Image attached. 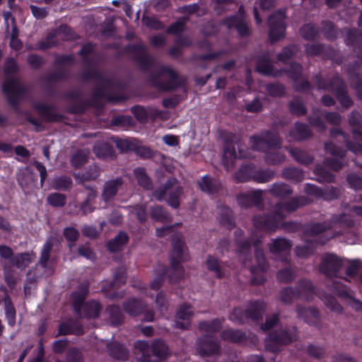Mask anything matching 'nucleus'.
Segmentation results:
<instances>
[{"label": "nucleus", "mask_w": 362, "mask_h": 362, "mask_svg": "<svg viewBox=\"0 0 362 362\" xmlns=\"http://www.w3.org/2000/svg\"><path fill=\"white\" fill-rule=\"evenodd\" d=\"M206 265L208 269L214 271L217 276H221L220 266L216 259L209 257L206 259Z\"/></svg>", "instance_id": "obj_36"}, {"label": "nucleus", "mask_w": 362, "mask_h": 362, "mask_svg": "<svg viewBox=\"0 0 362 362\" xmlns=\"http://www.w3.org/2000/svg\"><path fill=\"white\" fill-rule=\"evenodd\" d=\"M338 98L340 100L341 105L345 107H349L351 104V100L348 95L344 93H341L338 95Z\"/></svg>", "instance_id": "obj_61"}, {"label": "nucleus", "mask_w": 362, "mask_h": 362, "mask_svg": "<svg viewBox=\"0 0 362 362\" xmlns=\"http://www.w3.org/2000/svg\"><path fill=\"white\" fill-rule=\"evenodd\" d=\"M34 257L32 253H23L16 256L13 262L18 268L23 269L33 260Z\"/></svg>", "instance_id": "obj_15"}, {"label": "nucleus", "mask_w": 362, "mask_h": 362, "mask_svg": "<svg viewBox=\"0 0 362 362\" xmlns=\"http://www.w3.org/2000/svg\"><path fill=\"white\" fill-rule=\"evenodd\" d=\"M16 69V62L11 59L8 60L6 63L5 71L6 74H10Z\"/></svg>", "instance_id": "obj_63"}, {"label": "nucleus", "mask_w": 362, "mask_h": 362, "mask_svg": "<svg viewBox=\"0 0 362 362\" xmlns=\"http://www.w3.org/2000/svg\"><path fill=\"white\" fill-rule=\"evenodd\" d=\"M324 302L326 304V305L331 310H335V311H340L341 307L338 304L337 302L333 298L332 296H328L325 298Z\"/></svg>", "instance_id": "obj_42"}, {"label": "nucleus", "mask_w": 362, "mask_h": 362, "mask_svg": "<svg viewBox=\"0 0 362 362\" xmlns=\"http://www.w3.org/2000/svg\"><path fill=\"white\" fill-rule=\"evenodd\" d=\"M96 196V193L95 191L92 190L88 194L86 201H85L81 206V210L83 214H86L90 213L93 211V209L90 207L91 201Z\"/></svg>", "instance_id": "obj_31"}, {"label": "nucleus", "mask_w": 362, "mask_h": 362, "mask_svg": "<svg viewBox=\"0 0 362 362\" xmlns=\"http://www.w3.org/2000/svg\"><path fill=\"white\" fill-rule=\"evenodd\" d=\"M3 91L8 97H16L20 93L18 83L14 79H7L3 84Z\"/></svg>", "instance_id": "obj_11"}, {"label": "nucleus", "mask_w": 362, "mask_h": 362, "mask_svg": "<svg viewBox=\"0 0 362 362\" xmlns=\"http://www.w3.org/2000/svg\"><path fill=\"white\" fill-rule=\"evenodd\" d=\"M277 321L278 317L274 315L267 320L266 323L262 327V329L264 330L269 329L277 322Z\"/></svg>", "instance_id": "obj_58"}, {"label": "nucleus", "mask_w": 362, "mask_h": 362, "mask_svg": "<svg viewBox=\"0 0 362 362\" xmlns=\"http://www.w3.org/2000/svg\"><path fill=\"white\" fill-rule=\"evenodd\" d=\"M298 317L304 319L308 323H313L317 317V312L314 309L303 308L298 310Z\"/></svg>", "instance_id": "obj_20"}, {"label": "nucleus", "mask_w": 362, "mask_h": 362, "mask_svg": "<svg viewBox=\"0 0 362 362\" xmlns=\"http://www.w3.org/2000/svg\"><path fill=\"white\" fill-rule=\"evenodd\" d=\"M274 192L279 194H290L291 192V188L285 184H279L275 185L274 187Z\"/></svg>", "instance_id": "obj_49"}, {"label": "nucleus", "mask_w": 362, "mask_h": 362, "mask_svg": "<svg viewBox=\"0 0 362 362\" xmlns=\"http://www.w3.org/2000/svg\"><path fill=\"white\" fill-rule=\"evenodd\" d=\"M13 255L12 250L6 245H0V256L2 258L8 259Z\"/></svg>", "instance_id": "obj_54"}, {"label": "nucleus", "mask_w": 362, "mask_h": 362, "mask_svg": "<svg viewBox=\"0 0 362 362\" xmlns=\"http://www.w3.org/2000/svg\"><path fill=\"white\" fill-rule=\"evenodd\" d=\"M153 351L154 355L164 357L168 354V348L163 341L157 340L153 344Z\"/></svg>", "instance_id": "obj_26"}, {"label": "nucleus", "mask_w": 362, "mask_h": 362, "mask_svg": "<svg viewBox=\"0 0 362 362\" xmlns=\"http://www.w3.org/2000/svg\"><path fill=\"white\" fill-rule=\"evenodd\" d=\"M312 250L308 247L298 246L296 248V253L299 257H305L310 254Z\"/></svg>", "instance_id": "obj_56"}, {"label": "nucleus", "mask_w": 362, "mask_h": 362, "mask_svg": "<svg viewBox=\"0 0 362 362\" xmlns=\"http://www.w3.org/2000/svg\"><path fill=\"white\" fill-rule=\"evenodd\" d=\"M30 9L33 16L37 18H44L47 15V11L45 8H41L36 7L35 6H31Z\"/></svg>", "instance_id": "obj_51"}, {"label": "nucleus", "mask_w": 362, "mask_h": 362, "mask_svg": "<svg viewBox=\"0 0 362 362\" xmlns=\"http://www.w3.org/2000/svg\"><path fill=\"white\" fill-rule=\"evenodd\" d=\"M127 234L121 232L108 243L107 247L112 252L117 251L127 242Z\"/></svg>", "instance_id": "obj_13"}, {"label": "nucleus", "mask_w": 362, "mask_h": 362, "mask_svg": "<svg viewBox=\"0 0 362 362\" xmlns=\"http://www.w3.org/2000/svg\"><path fill=\"white\" fill-rule=\"evenodd\" d=\"M78 252L81 255L86 257L87 259L93 258L94 255L89 247L83 246L78 249Z\"/></svg>", "instance_id": "obj_60"}, {"label": "nucleus", "mask_w": 362, "mask_h": 362, "mask_svg": "<svg viewBox=\"0 0 362 362\" xmlns=\"http://www.w3.org/2000/svg\"><path fill=\"white\" fill-rule=\"evenodd\" d=\"M47 202L54 206H62L65 204V197L62 194L54 193L48 196Z\"/></svg>", "instance_id": "obj_28"}, {"label": "nucleus", "mask_w": 362, "mask_h": 362, "mask_svg": "<svg viewBox=\"0 0 362 362\" xmlns=\"http://www.w3.org/2000/svg\"><path fill=\"white\" fill-rule=\"evenodd\" d=\"M87 290L84 289L82 292V293L78 297V295L76 293H74L72 295L73 302L74 305V308L76 311H79L81 309L80 304L83 302L86 294Z\"/></svg>", "instance_id": "obj_41"}, {"label": "nucleus", "mask_w": 362, "mask_h": 362, "mask_svg": "<svg viewBox=\"0 0 362 362\" xmlns=\"http://www.w3.org/2000/svg\"><path fill=\"white\" fill-rule=\"evenodd\" d=\"M148 349V345L146 341H138L135 344V353L136 354H144L146 350Z\"/></svg>", "instance_id": "obj_46"}, {"label": "nucleus", "mask_w": 362, "mask_h": 362, "mask_svg": "<svg viewBox=\"0 0 362 362\" xmlns=\"http://www.w3.org/2000/svg\"><path fill=\"white\" fill-rule=\"evenodd\" d=\"M66 346V341L60 340L54 344L53 349L56 353L62 352Z\"/></svg>", "instance_id": "obj_64"}, {"label": "nucleus", "mask_w": 362, "mask_h": 362, "mask_svg": "<svg viewBox=\"0 0 362 362\" xmlns=\"http://www.w3.org/2000/svg\"><path fill=\"white\" fill-rule=\"evenodd\" d=\"M255 259L257 262V267L251 268V272L255 275L259 272L264 271L266 269V260L263 255L262 250L257 249L255 251Z\"/></svg>", "instance_id": "obj_18"}, {"label": "nucleus", "mask_w": 362, "mask_h": 362, "mask_svg": "<svg viewBox=\"0 0 362 362\" xmlns=\"http://www.w3.org/2000/svg\"><path fill=\"white\" fill-rule=\"evenodd\" d=\"M221 327V322L218 320H214L213 322H202L199 325V328L203 332H214L218 330Z\"/></svg>", "instance_id": "obj_29"}, {"label": "nucleus", "mask_w": 362, "mask_h": 362, "mask_svg": "<svg viewBox=\"0 0 362 362\" xmlns=\"http://www.w3.org/2000/svg\"><path fill=\"white\" fill-rule=\"evenodd\" d=\"M86 315L90 317L98 316L100 307L97 301H91L83 305Z\"/></svg>", "instance_id": "obj_23"}, {"label": "nucleus", "mask_w": 362, "mask_h": 362, "mask_svg": "<svg viewBox=\"0 0 362 362\" xmlns=\"http://www.w3.org/2000/svg\"><path fill=\"white\" fill-rule=\"evenodd\" d=\"M342 264V261L336 255L328 254L323 258L320 270L326 275L332 276L341 268Z\"/></svg>", "instance_id": "obj_5"}, {"label": "nucleus", "mask_w": 362, "mask_h": 362, "mask_svg": "<svg viewBox=\"0 0 362 362\" xmlns=\"http://www.w3.org/2000/svg\"><path fill=\"white\" fill-rule=\"evenodd\" d=\"M326 151L332 155L341 156L342 153L339 151L337 147L332 143L325 144Z\"/></svg>", "instance_id": "obj_55"}, {"label": "nucleus", "mask_w": 362, "mask_h": 362, "mask_svg": "<svg viewBox=\"0 0 362 362\" xmlns=\"http://www.w3.org/2000/svg\"><path fill=\"white\" fill-rule=\"evenodd\" d=\"M291 248L288 240L284 238H278L273 241L270 246V251L274 255H286Z\"/></svg>", "instance_id": "obj_8"}, {"label": "nucleus", "mask_w": 362, "mask_h": 362, "mask_svg": "<svg viewBox=\"0 0 362 362\" xmlns=\"http://www.w3.org/2000/svg\"><path fill=\"white\" fill-rule=\"evenodd\" d=\"M284 18V13L281 11L276 13L269 18V37L272 42L278 40L284 36L285 30Z\"/></svg>", "instance_id": "obj_2"}, {"label": "nucleus", "mask_w": 362, "mask_h": 362, "mask_svg": "<svg viewBox=\"0 0 362 362\" xmlns=\"http://www.w3.org/2000/svg\"><path fill=\"white\" fill-rule=\"evenodd\" d=\"M257 69L259 72L268 75L272 73V66L268 62H259L257 65Z\"/></svg>", "instance_id": "obj_38"}, {"label": "nucleus", "mask_w": 362, "mask_h": 362, "mask_svg": "<svg viewBox=\"0 0 362 362\" xmlns=\"http://www.w3.org/2000/svg\"><path fill=\"white\" fill-rule=\"evenodd\" d=\"M300 34L306 39L312 38L315 35L313 27L310 25H306L300 29Z\"/></svg>", "instance_id": "obj_43"}, {"label": "nucleus", "mask_w": 362, "mask_h": 362, "mask_svg": "<svg viewBox=\"0 0 362 362\" xmlns=\"http://www.w3.org/2000/svg\"><path fill=\"white\" fill-rule=\"evenodd\" d=\"M4 301L5 314L8 323L9 325L13 326L16 322V310L9 298L6 297Z\"/></svg>", "instance_id": "obj_14"}, {"label": "nucleus", "mask_w": 362, "mask_h": 362, "mask_svg": "<svg viewBox=\"0 0 362 362\" xmlns=\"http://www.w3.org/2000/svg\"><path fill=\"white\" fill-rule=\"evenodd\" d=\"M89 154L88 150L83 149L78 151L71 158L72 165L76 168L84 165L88 160Z\"/></svg>", "instance_id": "obj_17"}, {"label": "nucleus", "mask_w": 362, "mask_h": 362, "mask_svg": "<svg viewBox=\"0 0 362 362\" xmlns=\"http://www.w3.org/2000/svg\"><path fill=\"white\" fill-rule=\"evenodd\" d=\"M94 153L97 157L100 158H107L112 155V147L106 142H101L96 144L93 148Z\"/></svg>", "instance_id": "obj_12"}, {"label": "nucleus", "mask_w": 362, "mask_h": 362, "mask_svg": "<svg viewBox=\"0 0 362 362\" xmlns=\"http://www.w3.org/2000/svg\"><path fill=\"white\" fill-rule=\"evenodd\" d=\"M18 36V30L16 25H13L11 37V41H10V45L11 48L18 50L21 47V42L20 40L17 37Z\"/></svg>", "instance_id": "obj_35"}, {"label": "nucleus", "mask_w": 362, "mask_h": 362, "mask_svg": "<svg viewBox=\"0 0 362 362\" xmlns=\"http://www.w3.org/2000/svg\"><path fill=\"white\" fill-rule=\"evenodd\" d=\"M52 248V244L50 240H47L42 250L41 257L39 261V264L42 267H45L49 258V253Z\"/></svg>", "instance_id": "obj_22"}, {"label": "nucleus", "mask_w": 362, "mask_h": 362, "mask_svg": "<svg viewBox=\"0 0 362 362\" xmlns=\"http://www.w3.org/2000/svg\"><path fill=\"white\" fill-rule=\"evenodd\" d=\"M153 351L154 355L164 357L168 354V348L163 341L157 340L153 344Z\"/></svg>", "instance_id": "obj_27"}, {"label": "nucleus", "mask_w": 362, "mask_h": 362, "mask_svg": "<svg viewBox=\"0 0 362 362\" xmlns=\"http://www.w3.org/2000/svg\"><path fill=\"white\" fill-rule=\"evenodd\" d=\"M122 184L121 179L110 180L105 183L103 193V198L105 202L109 201L116 194Z\"/></svg>", "instance_id": "obj_9"}, {"label": "nucleus", "mask_w": 362, "mask_h": 362, "mask_svg": "<svg viewBox=\"0 0 362 362\" xmlns=\"http://www.w3.org/2000/svg\"><path fill=\"white\" fill-rule=\"evenodd\" d=\"M244 316H245V314L243 313L241 309L236 308L233 310V312L230 315V319L232 321H234L237 323H242V322H244V321H245Z\"/></svg>", "instance_id": "obj_39"}, {"label": "nucleus", "mask_w": 362, "mask_h": 362, "mask_svg": "<svg viewBox=\"0 0 362 362\" xmlns=\"http://www.w3.org/2000/svg\"><path fill=\"white\" fill-rule=\"evenodd\" d=\"M72 181L71 178L67 177H59L56 178L53 182L52 186L57 189H63L69 188L71 186Z\"/></svg>", "instance_id": "obj_25"}, {"label": "nucleus", "mask_w": 362, "mask_h": 362, "mask_svg": "<svg viewBox=\"0 0 362 362\" xmlns=\"http://www.w3.org/2000/svg\"><path fill=\"white\" fill-rule=\"evenodd\" d=\"M152 218L158 221H165L169 220L170 217L160 207H155L151 209Z\"/></svg>", "instance_id": "obj_30"}, {"label": "nucleus", "mask_w": 362, "mask_h": 362, "mask_svg": "<svg viewBox=\"0 0 362 362\" xmlns=\"http://www.w3.org/2000/svg\"><path fill=\"white\" fill-rule=\"evenodd\" d=\"M197 349L201 354L210 355L218 351V346L214 341L204 339L199 341Z\"/></svg>", "instance_id": "obj_10"}, {"label": "nucleus", "mask_w": 362, "mask_h": 362, "mask_svg": "<svg viewBox=\"0 0 362 362\" xmlns=\"http://www.w3.org/2000/svg\"><path fill=\"white\" fill-rule=\"evenodd\" d=\"M164 190L165 193L169 194L168 204L173 208H177L180 205L179 196L182 190L179 186H177V180L175 178L170 179L165 184Z\"/></svg>", "instance_id": "obj_6"}, {"label": "nucleus", "mask_w": 362, "mask_h": 362, "mask_svg": "<svg viewBox=\"0 0 362 362\" xmlns=\"http://www.w3.org/2000/svg\"><path fill=\"white\" fill-rule=\"evenodd\" d=\"M294 53V47H286L281 53L279 54V59L281 61H285L289 59Z\"/></svg>", "instance_id": "obj_48"}, {"label": "nucleus", "mask_w": 362, "mask_h": 362, "mask_svg": "<svg viewBox=\"0 0 362 362\" xmlns=\"http://www.w3.org/2000/svg\"><path fill=\"white\" fill-rule=\"evenodd\" d=\"M227 23L229 27H235L238 33L242 35H245L248 33V28L246 23L239 20L235 16L228 19Z\"/></svg>", "instance_id": "obj_19"}, {"label": "nucleus", "mask_w": 362, "mask_h": 362, "mask_svg": "<svg viewBox=\"0 0 362 362\" xmlns=\"http://www.w3.org/2000/svg\"><path fill=\"white\" fill-rule=\"evenodd\" d=\"M188 259V252L183 242L180 240L174 241L173 243V250L171 253V266L173 274L170 275V281H176L173 276H177V279L181 278L183 274V269L178 265L180 262H184Z\"/></svg>", "instance_id": "obj_1"}, {"label": "nucleus", "mask_w": 362, "mask_h": 362, "mask_svg": "<svg viewBox=\"0 0 362 362\" xmlns=\"http://www.w3.org/2000/svg\"><path fill=\"white\" fill-rule=\"evenodd\" d=\"M280 140L276 135L266 134L264 137L253 136L251 138L252 147L256 150L264 151L266 148L278 147Z\"/></svg>", "instance_id": "obj_4"}, {"label": "nucleus", "mask_w": 362, "mask_h": 362, "mask_svg": "<svg viewBox=\"0 0 362 362\" xmlns=\"http://www.w3.org/2000/svg\"><path fill=\"white\" fill-rule=\"evenodd\" d=\"M200 189L205 192L211 193L214 189L212 187V180L206 175H204L199 182Z\"/></svg>", "instance_id": "obj_34"}, {"label": "nucleus", "mask_w": 362, "mask_h": 362, "mask_svg": "<svg viewBox=\"0 0 362 362\" xmlns=\"http://www.w3.org/2000/svg\"><path fill=\"white\" fill-rule=\"evenodd\" d=\"M66 239L69 242H74L78 236V232L74 228H67L64 230Z\"/></svg>", "instance_id": "obj_40"}, {"label": "nucleus", "mask_w": 362, "mask_h": 362, "mask_svg": "<svg viewBox=\"0 0 362 362\" xmlns=\"http://www.w3.org/2000/svg\"><path fill=\"white\" fill-rule=\"evenodd\" d=\"M34 165L36 168V169L38 170V172L40 173V177H41V185H42V183L47 177L46 168L42 164H41L40 163H39L37 161L34 163Z\"/></svg>", "instance_id": "obj_52"}, {"label": "nucleus", "mask_w": 362, "mask_h": 362, "mask_svg": "<svg viewBox=\"0 0 362 362\" xmlns=\"http://www.w3.org/2000/svg\"><path fill=\"white\" fill-rule=\"evenodd\" d=\"M99 175L98 170L96 167H93V172L91 173L80 174L77 173L75 175L76 180L78 182H82L85 180L96 178Z\"/></svg>", "instance_id": "obj_32"}, {"label": "nucleus", "mask_w": 362, "mask_h": 362, "mask_svg": "<svg viewBox=\"0 0 362 362\" xmlns=\"http://www.w3.org/2000/svg\"><path fill=\"white\" fill-rule=\"evenodd\" d=\"M116 145L117 148L121 149L122 151H128L132 148V145L130 141L127 139L119 140L116 142Z\"/></svg>", "instance_id": "obj_57"}, {"label": "nucleus", "mask_w": 362, "mask_h": 362, "mask_svg": "<svg viewBox=\"0 0 362 362\" xmlns=\"http://www.w3.org/2000/svg\"><path fill=\"white\" fill-rule=\"evenodd\" d=\"M134 214L138 217L139 221H145L146 218V207L144 206H139L134 208Z\"/></svg>", "instance_id": "obj_47"}, {"label": "nucleus", "mask_w": 362, "mask_h": 362, "mask_svg": "<svg viewBox=\"0 0 362 362\" xmlns=\"http://www.w3.org/2000/svg\"><path fill=\"white\" fill-rule=\"evenodd\" d=\"M277 276L279 281L288 282L293 279L294 274L291 269H286L279 272Z\"/></svg>", "instance_id": "obj_37"}, {"label": "nucleus", "mask_w": 362, "mask_h": 362, "mask_svg": "<svg viewBox=\"0 0 362 362\" xmlns=\"http://www.w3.org/2000/svg\"><path fill=\"white\" fill-rule=\"evenodd\" d=\"M134 112L138 119L141 120V122L146 119V112L144 107H136L134 109Z\"/></svg>", "instance_id": "obj_59"}, {"label": "nucleus", "mask_w": 362, "mask_h": 362, "mask_svg": "<svg viewBox=\"0 0 362 362\" xmlns=\"http://www.w3.org/2000/svg\"><path fill=\"white\" fill-rule=\"evenodd\" d=\"M264 306L262 303H255L251 305L247 312V317L252 320H257L263 313Z\"/></svg>", "instance_id": "obj_21"}, {"label": "nucleus", "mask_w": 362, "mask_h": 362, "mask_svg": "<svg viewBox=\"0 0 362 362\" xmlns=\"http://www.w3.org/2000/svg\"><path fill=\"white\" fill-rule=\"evenodd\" d=\"M163 282V274L155 278L150 284V288L153 291H158Z\"/></svg>", "instance_id": "obj_53"}, {"label": "nucleus", "mask_w": 362, "mask_h": 362, "mask_svg": "<svg viewBox=\"0 0 362 362\" xmlns=\"http://www.w3.org/2000/svg\"><path fill=\"white\" fill-rule=\"evenodd\" d=\"M163 142L170 146H176L178 145L179 141L177 136L171 134H167L163 136Z\"/></svg>", "instance_id": "obj_45"}, {"label": "nucleus", "mask_w": 362, "mask_h": 362, "mask_svg": "<svg viewBox=\"0 0 362 362\" xmlns=\"http://www.w3.org/2000/svg\"><path fill=\"white\" fill-rule=\"evenodd\" d=\"M296 339V331L288 334L285 331H281L279 334H272L266 340V348L273 352L278 351V346L286 344Z\"/></svg>", "instance_id": "obj_3"}, {"label": "nucleus", "mask_w": 362, "mask_h": 362, "mask_svg": "<svg viewBox=\"0 0 362 362\" xmlns=\"http://www.w3.org/2000/svg\"><path fill=\"white\" fill-rule=\"evenodd\" d=\"M137 153H138V154H139L141 156H142L144 158H148L152 156L151 150L149 148L146 147V146L139 147L137 149Z\"/></svg>", "instance_id": "obj_62"}, {"label": "nucleus", "mask_w": 362, "mask_h": 362, "mask_svg": "<svg viewBox=\"0 0 362 362\" xmlns=\"http://www.w3.org/2000/svg\"><path fill=\"white\" fill-rule=\"evenodd\" d=\"M124 310L131 315H138L143 310V307L138 300L134 299L127 303Z\"/></svg>", "instance_id": "obj_24"}, {"label": "nucleus", "mask_w": 362, "mask_h": 362, "mask_svg": "<svg viewBox=\"0 0 362 362\" xmlns=\"http://www.w3.org/2000/svg\"><path fill=\"white\" fill-rule=\"evenodd\" d=\"M134 175L139 185L147 189L151 187V182L144 168H138L135 169Z\"/></svg>", "instance_id": "obj_16"}, {"label": "nucleus", "mask_w": 362, "mask_h": 362, "mask_svg": "<svg viewBox=\"0 0 362 362\" xmlns=\"http://www.w3.org/2000/svg\"><path fill=\"white\" fill-rule=\"evenodd\" d=\"M237 157L235 150L234 147L231 148L230 147L224 149L223 159L225 161L228 160L233 162V160Z\"/></svg>", "instance_id": "obj_44"}, {"label": "nucleus", "mask_w": 362, "mask_h": 362, "mask_svg": "<svg viewBox=\"0 0 362 362\" xmlns=\"http://www.w3.org/2000/svg\"><path fill=\"white\" fill-rule=\"evenodd\" d=\"M193 314L189 305H183L178 309L175 317V327L186 329L190 325V318Z\"/></svg>", "instance_id": "obj_7"}, {"label": "nucleus", "mask_w": 362, "mask_h": 362, "mask_svg": "<svg viewBox=\"0 0 362 362\" xmlns=\"http://www.w3.org/2000/svg\"><path fill=\"white\" fill-rule=\"evenodd\" d=\"M222 336L224 339L233 341H238L242 339V334L240 332L232 329L225 331Z\"/></svg>", "instance_id": "obj_33"}, {"label": "nucleus", "mask_w": 362, "mask_h": 362, "mask_svg": "<svg viewBox=\"0 0 362 362\" xmlns=\"http://www.w3.org/2000/svg\"><path fill=\"white\" fill-rule=\"evenodd\" d=\"M119 349V353H117L115 349L111 350V354L113 355L114 357L117 358L119 360H124L127 358V349L120 346L118 347Z\"/></svg>", "instance_id": "obj_50"}]
</instances>
